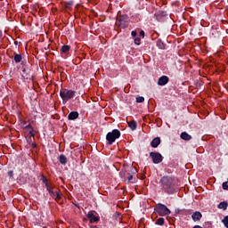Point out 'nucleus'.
<instances>
[{
    "instance_id": "14",
    "label": "nucleus",
    "mask_w": 228,
    "mask_h": 228,
    "mask_svg": "<svg viewBox=\"0 0 228 228\" xmlns=\"http://www.w3.org/2000/svg\"><path fill=\"white\" fill-rule=\"evenodd\" d=\"M77 118H79V112L77 111H71L68 115V120H76Z\"/></svg>"
},
{
    "instance_id": "37",
    "label": "nucleus",
    "mask_w": 228,
    "mask_h": 228,
    "mask_svg": "<svg viewBox=\"0 0 228 228\" xmlns=\"http://www.w3.org/2000/svg\"><path fill=\"white\" fill-rule=\"evenodd\" d=\"M175 213H179V210H175Z\"/></svg>"
},
{
    "instance_id": "18",
    "label": "nucleus",
    "mask_w": 228,
    "mask_h": 228,
    "mask_svg": "<svg viewBox=\"0 0 228 228\" xmlns=\"http://www.w3.org/2000/svg\"><path fill=\"white\" fill-rule=\"evenodd\" d=\"M127 124L128 127H130L132 131H136V128L138 127V124L136 123V121H129Z\"/></svg>"
},
{
    "instance_id": "17",
    "label": "nucleus",
    "mask_w": 228,
    "mask_h": 228,
    "mask_svg": "<svg viewBox=\"0 0 228 228\" xmlns=\"http://www.w3.org/2000/svg\"><path fill=\"white\" fill-rule=\"evenodd\" d=\"M180 137L182 140H184L185 142H190V140H191V135H190L188 133L186 132H183L180 134Z\"/></svg>"
},
{
    "instance_id": "32",
    "label": "nucleus",
    "mask_w": 228,
    "mask_h": 228,
    "mask_svg": "<svg viewBox=\"0 0 228 228\" xmlns=\"http://www.w3.org/2000/svg\"><path fill=\"white\" fill-rule=\"evenodd\" d=\"M136 35H138V32H136V30H133L132 32H131V36L132 37H136Z\"/></svg>"
},
{
    "instance_id": "27",
    "label": "nucleus",
    "mask_w": 228,
    "mask_h": 228,
    "mask_svg": "<svg viewBox=\"0 0 228 228\" xmlns=\"http://www.w3.org/2000/svg\"><path fill=\"white\" fill-rule=\"evenodd\" d=\"M134 43L135 45H140V44H142V39L140 37H136L134 38Z\"/></svg>"
},
{
    "instance_id": "5",
    "label": "nucleus",
    "mask_w": 228,
    "mask_h": 228,
    "mask_svg": "<svg viewBox=\"0 0 228 228\" xmlns=\"http://www.w3.org/2000/svg\"><path fill=\"white\" fill-rule=\"evenodd\" d=\"M120 134V130L118 129H114L112 132H109L106 135V140L109 142V145H113V143H115V140H118Z\"/></svg>"
},
{
    "instance_id": "31",
    "label": "nucleus",
    "mask_w": 228,
    "mask_h": 228,
    "mask_svg": "<svg viewBox=\"0 0 228 228\" xmlns=\"http://www.w3.org/2000/svg\"><path fill=\"white\" fill-rule=\"evenodd\" d=\"M140 37H142V38H145V31L141 30L139 33Z\"/></svg>"
},
{
    "instance_id": "29",
    "label": "nucleus",
    "mask_w": 228,
    "mask_h": 228,
    "mask_svg": "<svg viewBox=\"0 0 228 228\" xmlns=\"http://www.w3.org/2000/svg\"><path fill=\"white\" fill-rule=\"evenodd\" d=\"M30 138L32 137L35 139V130L32 128V130L29 131Z\"/></svg>"
},
{
    "instance_id": "1",
    "label": "nucleus",
    "mask_w": 228,
    "mask_h": 228,
    "mask_svg": "<svg viewBox=\"0 0 228 228\" xmlns=\"http://www.w3.org/2000/svg\"><path fill=\"white\" fill-rule=\"evenodd\" d=\"M159 183L162 191L167 193V195H174V193H177V185H175V180H174L172 176H163Z\"/></svg>"
},
{
    "instance_id": "21",
    "label": "nucleus",
    "mask_w": 228,
    "mask_h": 228,
    "mask_svg": "<svg viewBox=\"0 0 228 228\" xmlns=\"http://www.w3.org/2000/svg\"><path fill=\"white\" fill-rule=\"evenodd\" d=\"M156 45L157 47H159V49H165V43H163V41L161 39H158L156 42Z\"/></svg>"
},
{
    "instance_id": "30",
    "label": "nucleus",
    "mask_w": 228,
    "mask_h": 228,
    "mask_svg": "<svg viewBox=\"0 0 228 228\" xmlns=\"http://www.w3.org/2000/svg\"><path fill=\"white\" fill-rule=\"evenodd\" d=\"M7 175H8V177L13 178V170L8 171Z\"/></svg>"
},
{
    "instance_id": "23",
    "label": "nucleus",
    "mask_w": 228,
    "mask_h": 228,
    "mask_svg": "<svg viewBox=\"0 0 228 228\" xmlns=\"http://www.w3.org/2000/svg\"><path fill=\"white\" fill-rule=\"evenodd\" d=\"M69 51H70L69 45H64L61 48V53H64V54H66V53H69Z\"/></svg>"
},
{
    "instance_id": "22",
    "label": "nucleus",
    "mask_w": 228,
    "mask_h": 228,
    "mask_svg": "<svg viewBox=\"0 0 228 228\" xmlns=\"http://www.w3.org/2000/svg\"><path fill=\"white\" fill-rule=\"evenodd\" d=\"M74 4V1L70 0L69 2L64 3V6L67 10H70Z\"/></svg>"
},
{
    "instance_id": "20",
    "label": "nucleus",
    "mask_w": 228,
    "mask_h": 228,
    "mask_svg": "<svg viewBox=\"0 0 228 228\" xmlns=\"http://www.w3.org/2000/svg\"><path fill=\"white\" fill-rule=\"evenodd\" d=\"M227 201H222L218 204L217 208L218 209H223L224 211H225L227 209Z\"/></svg>"
},
{
    "instance_id": "2",
    "label": "nucleus",
    "mask_w": 228,
    "mask_h": 228,
    "mask_svg": "<svg viewBox=\"0 0 228 228\" xmlns=\"http://www.w3.org/2000/svg\"><path fill=\"white\" fill-rule=\"evenodd\" d=\"M119 174H120L121 177H123V179H126L127 181V184H129V183H134V181H135L134 175H136V174H138V170L136 169V167L130 166V167H126Z\"/></svg>"
},
{
    "instance_id": "24",
    "label": "nucleus",
    "mask_w": 228,
    "mask_h": 228,
    "mask_svg": "<svg viewBox=\"0 0 228 228\" xmlns=\"http://www.w3.org/2000/svg\"><path fill=\"white\" fill-rule=\"evenodd\" d=\"M155 224L156 225H165V218L159 217Z\"/></svg>"
},
{
    "instance_id": "13",
    "label": "nucleus",
    "mask_w": 228,
    "mask_h": 228,
    "mask_svg": "<svg viewBox=\"0 0 228 228\" xmlns=\"http://www.w3.org/2000/svg\"><path fill=\"white\" fill-rule=\"evenodd\" d=\"M191 218L193 222H200V219L202 218V214L199 211H196L191 215Z\"/></svg>"
},
{
    "instance_id": "25",
    "label": "nucleus",
    "mask_w": 228,
    "mask_h": 228,
    "mask_svg": "<svg viewBox=\"0 0 228 228\" xmlns=\"http://www.w3.org/2000/svg\"><path fill=\"white\" fill-rule=\"evenodd\" d=\"M222 224H224V227L228 228V216H225L222 220Z\"/></svg>"
},
{
    "instance_id": "11",
    "label": "nucleus",
    "mask_w": 228,
    "mask_h": 228,
    "mask_svg": "<svg viewBox=\"0 0 228 228\" xmlns=\"http://www.w3.org/2000/svg\"><path fill=\"white\" fill-rule=\"evenodd\" d=\"M170 78L167 76H162L158 80L159 86H165V85H168Z\"/></svg>"
},
{
    "instance_id": "6",
    "label": "nucleus",
    "mask_w": 228,
    "mask_h": 228,
    "mask_svg": "<svg viewBox=\"0 0 228 228\" xmlns=\"http://www.w3.org/2000/svg\"><path fill=\"white\" fill-rule=\"evenodd\" d=\"M154 210L159 216H167V215H170L172 211H170L166 205H163L161 203H159L155 206Z\"/></svg>"
},
{
    "instance_id": "10",
    "label": "nucleus",
    "mask_w": 228,
    "mask_h": 228,
    "mask_svg": "<svg viewBox=\"0 0 228 228\" xmlns=\"http://www.w3.org/2000/svg\"><path fill=\"white\" fill-rule=\"evenodd\" d=\"M86 216V218H88L90 224H97L98 222L101 221V217L94 215V212H92V211H89Z\"/></svg>"
},
{
    "instance_id": "12",
    "label": "nucleus",
    "mask_w": 228,
    "mask_h": 228,
    "mask_svg": "<svg viewBox=\"0 0 228 228\" xmlns=\"http://www.w3.org/2000/svg\"><path fill=\"white\" fill-rule=\"evenodd\" d=\"M161 143V138L160 137H155L151 142V146L153 147V149H158L159 144Z\"/></svg>"
},
{
    "instance_id": "28",
    "label": "nucleus",
    "mask_w": 228,
    "mask_h": 228,
    "mask_svg": "<svg viewBox=\"0 0 228 228\" xmlns=\"http://www.w3.org/2000/svg\"><path fill=\"white\" fill-rule=\"evenodd\" d=\"M145 101V98L143 96H138L136 98V102H143Z\"/></svg>"
},
{
    "instance_id": "7",
    "label": "nucleus",
    "mask_w": 228,
    "mask_h": 228,
    "mask_svg": "<svg viewBox=\"0 0 228 228\" xmlns=\"http://www.w3.org/2000/svg\"><path fill=\"white\" fill-rule=\"evenodd\" d=\"M129 21V17L127 14H119L117 17V24L119 28H122L123 29L127 27V22Z\"/></svg>"
},
{
    "instance_id": "19",
    "label": "nucleus",
    "mask_w": 228,
    "mask_h": 228,
    "mask_svg": "<svg viewBox=\"0 0 228 228\" xmlns=\"http://www.w3.org/2000/svg\"><path fill=\"white\" fill-rule=\"evenodd\" d=\"M59 161L61 163V165H67V157L64 154H61L59 157Z\"/></svg>"
},
{
    "instance_id": "3",
    "label": "nucleus",
    "mask_w": 228,
    "mask_h": 228,
    "mask_svg": "<svg viewBox=\"0 0 228 228\" xmlns=\"http://www.w3.org/2000/svg\"><path fill=\"white\" fill-rule=\"evenodd\" d=\"M21 77L22 79H28L31 81L33 79V65L30 62L28 61H22L21 62Z\"/></svg>"
},
{
    "instance_id": "9",
    "label": "nucleus",
    "mask_w": 228,
    "mask_h": 228,
    "mask_svg": "<svg viewBox=\"0 0 228 228\" xmlns=\"http://www.w3.org/2000/svg\"><path fill=\"white\" fill-rule=\"evenodd\" d=\"M50 191L52 192H49V194L52 196V197H55V200H61V193H60V191H58V189H56L54 191V184H51L50 185Z\"/></svg>"
},
{
    "instance_id": "34",
    "label": "nucleus",
    "mask_w": 228,
    "mask_h": 228,
    "mask_svg": "<svg viewBox=\"0 0 228 228\" xmlns=\"http://www.w3.org/2000/svg\"><path fill=\"white\" fill-rule=\"evenodd\" d=\"M25 129H30L32 130L33 129V126H31V125H28L25 126Z\"/></svg>"
},
{
    "instance_id": "16",
    "label": "nucleus",
    "mask_w": 228,
    "mask_h": 228,
    "mask_svg": "<svg viewBox=\"0 0 228 228\" xmlns=\"http://www.w3.org/2000/svg\"><path fill=\"white\" fill-rule=\"evenodd\" d=\"M22 61H22V54L14 53V62L22 63Z\"/></svg>"
},
{
    "instance_id": "33",
    "label": "nucleus",
    "mask_w": 228,
    "mask_h": 228,
    "mask_svg": "<svg viewBox=\"0 0 228 228\" xmlns=\"http://www.w3.org/2000/svg\"><path fill=\"white\" fill-rule=\"evenodd\" d=\"M3 42V31L0 30V44Z\"/></svg>"
},
{
    "instance_id": "35",
    "label": "nucleus",
    "mask_w": 228,
    "mask_h": 228,
    "mask_svg": "<svg viewBox=\"0 0 228 228\" xmlns=\"http://www.w3.org/2000/svg\"><path fill=\"white\" fill-rule=\"evenodd\" d=\"M90 228H99L97 225H94V224H89Z\"/></svg>"
},
{
    "instance_id": "36",
    "label": "nucleus",
    "mask_w": 228,
    "mask_h": 228,
    "mask_svg": "<svg viewBox=\"0 0 228 228\" xmlns=\"http://www.w3.org/2000/svg\"><path fill=\"white\" fill-rule=\"evenodd\" d=\"M74 206L79 209V205L74 203Z\"/></svg>"
},
{
    "instance_id": "26",
    "label": "nucleus",
    "mask_w": 228,
    "mask_h": 228,
    "mask_svg": "<svg viewBox=\"0 0 228 228\" xmlns=\"http://www.w3.org/2000/svg\"><path fill=\"white\" fill-rule=\"evenodd\" d=\"M28 143H29L30 147H32V149H37V142H32L31 143V137L29 139L27 140Z\"/></svg>"
},
{
    "instance_id": "15",
    "label": "nucleus",
    "mask_w": 228,
    "mask_h": 228,
    "mask_svg": "<svg viewBox=\"0 0 228 228\" xmlns=\"http://www.w3.org/2000/svg\"><path fill=\"white\" fill-rule=\"evenodd\" d=\"M42 181H43L48 193H53V191H51V184H53V183H49L47 182V178H45V176H43Z\"/></svg>"
},
{
    "instance_id": "8",
    "label": "nucleus",
    "mask_w": 228,
    "mask_h": 228,
    "mask_svg": "<svg viewBox=\"0 0 228 228\" xmlns=\"http://www.w3.org/2000/svg\"><path fill=\"white\" fill-rule=\"evenodd\" d=\"M150 158H151L152 163H154V165H159V163L163 161V155H161L159 152H150Z\"/></svg>"
},
{
    "instance_id": "4",
    "label": "nucleus",
    "mask_w": 228,
    "mask_h": 228,
    "mask_svg": "<svg viewBox=\"0 0 228 228\" xmlns=\"http://www.w3.org/2000/svg\"><path fill=\"white\" fill-rule=\"evenodd\" d=\"M60 97H61V99H62V103L67 104V102H69V101H70L71 99H74V97H76V91L67 89V88H61L60 90Z\"/></svg>"
}]
</instances>
